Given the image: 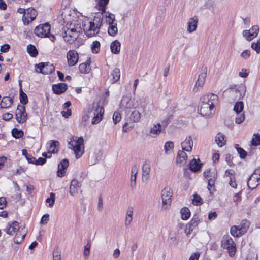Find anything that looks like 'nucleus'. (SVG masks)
<instances>
[{"mask_svg":"<svg viewBox=\"0 0 260 260\" xmlns=\"http://www.w3.org/2000/svg\"><path fill=\"white\" fill-rule=\"evenodd\" d=\"M81 30L80 24L75 21L73 22L70 24L68 23L62 28L61 36L66 42L72 44L78 37Z\"/></svg>","mask_w":260,"mask_h":260,"instance_id":"f257e3e1","label":"nucleus"},{"mask_svg":"<svg viewBox=\"0 0 260 260\" xmlns=\"http://www.w3.org/2000/svg\"><path fill=\"white\" fill-rule=\"evenodd\" d=\"M103 17L102 13H98L95 14L92 20L84 22L82 27L85 34L88 37H92L99 33Z\"/></svg>","mask_w":260,"mask_h":260,"instance_id":"f03ea898","label":"nucleus"},{"mask_svg":"<svg viewBox=\"0 0 260 260\" xmlns=\"http://www.w3.org/2000/svg\"><path fill=\"white\" fill-rule=\"evenodd\" d=\"M76 140L71 139L68 143L69 148L74 152L76 158H80L84 151V140L82 137L76 138Z\"/></svg>","mask_w":260,"mask_h":260,"instance_id":"7ed1b4c3","label":"nucleus"},{"mask_svg":"<svg viewBox=\"0 0 260 260\" xmlns=\"http://www.w3.org/2000/svg\"><path fill=\"white\" fill-rule=\"evenodd\" d=\"M51 26L49 24L46 23L37 26L34 29V33L41 38L49 37L52 41L55 39V37L50 33Z\"/></svg>","mask_w":260,"mask_h":260,"instance_id":"20e7f679","label":"nucleus"},{"mask_svg":"<svg viewBox=\"0 0 260 260\" xmlns=\"http://www.w3.org/2000/svg\"><path fill=\"white\" fill-rule=\"evenodd\" d=\"M221 246L228 250L230 256L235 255L236 251V244L231 237L228 235L223 237L221 241Z\"/></svg>","mask_w":260,"mask_h":260,"instance_id":"39448f33","label":"nucleus"},{"mask_svg":"<svg viewBox=\"0 0 260 260\" xmlns=\"http://www.w3.org/2000/svg\"><path fill=\"white\" fill-rule=\"evenodd\" d=\"M249 226V222L247 220H242L238 226H233L231 228V233L234 237H239L245 234Z\"/></svg>","mask_w":260,"mask_h":260,"instance_id":"423d86ee","label":"nucleus"},{"mask_svg":"<svg viewBox=\"0 0 260 260\" xmlns=\"http://www.w3.org/2000/svg\"><path fill=\"white\" fill-rule=\"evenodd\" d=\"M16 119L19 123H23L27 119V114L24 106L18 105L15 113Z\"/></svg>","mask_w":260,"mask_h":260,"instance_id":"0eeeda50","label":"nucleus"},{"mask_svg":"<svg viewBox=\"0 0 260 260\" xmlns=\"http://www.w3.org/2000/svg\"><path fill=\"white\" fill-rule=\"evenodd\" d=\"M202 103L200 106V114L205 117H210L213 115L212 111L214 107L213 106V104H209L203 103L201 101Z\"/></svg>","mask_w":260,"mask_h":260,"instance_id":"6e6552de","label":"nucleus"},{"mask_svg":"<svg viewBox=\"0 0 260 260\" xmlns=\"http://www.w3.org/2000/svg\"><path fill=\"white\" fill-rule=\"evenodd\" d=\"M37 15V11L32 8L26 9V12L23 15L22 21L24 25H28L29 22L35 20Z\"/></svg>","mask_w":260,"mask_h":260,"instance_id":"1a4fd4ad","label":"nucleus"},{"mask_svg":"<svg viewBox=\"0 0 260 260\" xmlns=\"http://www.w3.org/2000/svg\"><path fill=\"white\" fill-rule=\"evenodd\" d=\"M258 32V26L254 25L249 30H243L242 32V35L246 40L250 41L257 36Z\"/></svg>","mask_w":260,"mask_h":260,"instance_id":"9d476101","label":"nucleus"},{"mask_svg":"<svg viewBox=\"0 0 260 260\" xmlns=\"http://www.w3.org/2000/svg\"><path fill=\"white\" fill-rule=\"evenodd\" d=\"M35 66L39 69V71H37V72L43 74H51L55 70V67L52 64H50L48 62L40 63L38 64H36Z\"/></svg>","mask_w":260,"mask_h":260,"instance_id":"9b49d317","label":"nucleus"},{"mask_svg":"<svg viewBox=\"0 0 260 260\" xmlns=\"http://www.w3.org/2000/svg\"><path fill=\"white\" fill-rule=\"evenodd\" d=\"M68 64L70 67L76 65L79 59V55L77 52L74 50H69L67 54Z\"/></svg>","mask_w":260,"mask_h":260,"instance_id":"f8f14e48","label":"nucleus"},{"mask_svg":"<svg viewBox=\"0 0 260 260\" xmlns=\"http://www.w3.org/2000/svg\"><path fill=\"white\" fill-rule=\"evenodd\" d=\"M172 191L170 187L167 186L164 188L161 192V199L162 205L170 204L171 203Z\"/></svg>","mask_w":260,"mask_h":260,"instance_id":"ddd939ff","label":"nucleus"},{"mask_svg":"<svg viewBox=\"0 0 260 260\" xmlns=\"http://www.w3.org/2000/svg\"><path fill=\"white\" fill-rule=\"evenodd\" d=\"M199 19L197 16L190 18L186 23V30L191 34L194 32L197 28Z\"/></svg>","mask_w":260,"mask_h":260,"instance_id":"4468645a","label":"nucleus"},{"mask_svg":"<svg viewBox=\"0 0 260 260\" xmlns=\"http://www.w3.org/2000/svg\"><path fill=\"white\" fill-rule=\"evenodd\" d=\"M207 68L206 67H203L201 68V73L199 75L198 78L196 82L195 87L201 88L202 87L205 81V79L207 75Z\"/></svg>","mask_w":260,"mask_h":260,"instance_id":"2eb2a0df","label":"nucleus"},{"mask_svg":"<svg viewBox=\"0 0 260 260\" xmlns=\"http://www.w3.org/2000/svg\"><path fill=\"white\" fill-rule=\"evenodd\" d=\"M218 99V98L217 95L210 93L203 95L201 98V101H203V103L213 104V107L217 103Z\"/></svg>","mask_w":260,"mask_h":260,"instance_id":"dca6fc26","label":"nucleus"},{"mask_svg":"<svg viewBox=\"0 0 260 260\" xmlns=\"http://www.w3.org/2000/svg\"><path fill=\"white\" fill-rule=\"evenodd\" d=\"M49 154L57 153L59 149V142L56 140H50L47 143Z\"/></svg>","mask_w":260,"mask_h":260,"instance_id":"f3484780","label":"nucleus"},{"mask_svg":"<svg viewBox=\"0 0 260 260\" xmlns=\"http://www.w3.org/2000/svg\"><path fill=\"white\" fill-rule=\"evenodd\" d=\"M104 112V108L101 106H98L94 112V116L92 119V124H96L99 123L102 119Z\"/></svg>","mask_w":260,"mask_h":260,"instance_id":"a211bd4d","label":"nucleus"},{"mask_svg":"<svg viewBox=\"0 0 260 260\" xmlns=\"http://www.w3.org/2000/svg\"><path fill=\"white\" fill-rule=\"evenodd\" d=\"M69 162L68 159H64L62 160L58 165V170L57 171V175L59 177L64 176L66 173L65 170L69 166Z\"/></svg>","mask_w":260,"mask_h":260,"instance_id":"6ab92c4d","label":"nucleus"},{"mask_svg":"<svg viewBox=\"0 0 260 260\" xmlns=\"http://www.w3.org/2000/svg\"><path fill=\"white\" fill-rule=\"evenodd\" d=\"M193 145V142L191 136H188L181 143L182 149L187 152H191Z\"/></svg>","mask_w":260,"mask_h":260,"instance_id":"aec40b11","label":"nucleus"},{"mask_svg":"<svg viewBox=\"0 0 260 260\" xmlns=\"http://www.w3.org/2000/svg\"><path fill=\"white\" fill-rule=\"evenodd\" d=\"M81 184L76 179H73L70 184L69 193L72 196H75L78 192L81 187Z\"/></svg>","mask_w":260,"mask_h":260,"instance_id":"412c9836","label":"nucleus"},{"mask_svg":"<svg viewBox=\"0 0 260 260\" xmlns=\"http://www.w3.org/2000/svg\"><path fill=\"white\" fill-rule=\"evenodd\" d=\"M20 230L19 227V223L17 221H13L9 223L4 231L9 235H13L16 231Z\"/></svg>","mask_w":260,"mask_h":260,"instance_id":"4be33fe9","label":"nucleus"},{"mask_svg":"<svg viewBox=\"0 0 260 260\" xmlns=\"http://www.w3.org/2000/svg\"><path fill=\"white\" fill-rule=\"evenodd\" d=\"M133 212L134 208L132 206L128 207L126 209L124 223L126 228L128 227L133 221Z\"/></svg>","mask_w":260,"mask_h":260,"instance_id":"5701e85b","label":"nucleus"},{"mask_svg":"<svg viewBox=\"0 0 260 260\" xmlns=\"http://www.w3.org/2000/svg\"><path fill=\"white\" fill-rule=\"evenodd\" d=\"M161 132V125L160 123L154 124L150 129L149 135L152 138H156Z\"/></svg>","mask_w":260,"mask_h":260,"instance_id":"b1692460","label":"nucleus"},{"mask_svg":"<svg viewBox=\"0 0 260 260\" xmlns=\"http://www.w3.org/2000/svg\"><path fill=\"white\" fill-rule=\"evenodd\" d=\"M259 178L251 175L247 181V186L251 189L255 188L259 183Z\"/></svg>","mask_w":260,"mask_h":260,"instance_id":"393cba45","label":"nucleus"},{"mask_svg":"<svg viewBox=\"0 0 260 260\" xmlns=\"http://www.w3.org/2000/svg\"><path fill=\"white\" fill-rule=\"evenodd\" d=\"M67 89L66 84L60 83L57 84H54L52 86V90L56 94H60L64 92Z\"/></svg>","mask_w":260,"mask_h":260,"instance_id":"a878e982","label":"nucleus"},{"mask_svg":"<svg viewBox=\"0 0 260 260\" xmlns=\"http://www.w3.org/2000/svg\"><path fill=\"white\" fill-rule=\"evenodd\" d=\"M187 159V155L184 150H179L176 158V163L177 165H184L186 163Z\"/></svg>","mask_w":260,"mask_h":260,"instance_id":"bb28decb","label":"nucleus"},{"mask_svg":"<svg viewBox=\"0 0 260 260\" xmlns=\"http://www.w3.org/2000/svg\"><path fill=\"white\" fill-rule=\"evenodd\" d=\"M231 91L233 93H239V99H242L245 95L246 87L245 85L241 84L232 88Z\"/></svg>","mask_w":260,"mask_h":260,"instance_id":"cd10ccee","label":"nucleus"},{"mask_svg":"<svg viewBox=\"0 0 260 260\" xmlns=\"http://www.w3.org/2000/svg\"><path fill=\"white\" fill-rule=\"evenodd\" d=\"M150 166L145 164L142 166V181L147 182L150 177Z\"/></svg>","mask_w":260,"mask_h":260,"instance_id":"c85d7f7f","label":"nucleus"},{"mask_svg":"<svg viewBox=\"0 0 260 260\" xmlns=\"http://www.w3.org/2000/svg\"><path fill=\"white\" fill-rule=\"evenodd\" d=\"M260 145V135L254 134L253 138L251 141L250 151L249 153L252 155L254 148L252 146H257Z\"/></svg>","mask_w":260,"mask_h":260,"instance_id":"c756f323","label":"nucleus"},{"mask_svg":"<svg viewBox=\"0 0 260 260\" xmlns=\"http://www.w3.org/2000/svg\"><path fill=\"white\" fill-rule=\"evenodd\" d=\"M25 235L26 231L24 229H21L19 230L14 238V243L16 244L21 243L24 240Z\"/></svg>","mask_w":260,"mask_h":260,"instance_id":"7c9ffc66","label":"nucleus"},{"mask_svg":"<svg viewBox=\"0 0 260 260\" xmlns=\"http://www.w3.org/2000/svg\"><path fill=\"white\" fill-rule=\"evenodd\" d=\"M138 171V168L136 166H134L132 167L131 173V186L132 188L136 186Z\"/></svg>","mask_w":260,"mask_h":260,"instance_id":"2f4dec72","label":"nucleus"},{"mask_svg":"<svg viewBox=\"0 0 260 260\" xmlns=\"http://www.w3.org/2000/svg\"><path fill=\"white\" fill-rule=\"evenodd\" d=\"M133 106V103L131 98L127 96L122 97L120 104L121 108H130Z\"/></svg>","mask_w":260,"mask_h":260,"instance_id":"473e14b6","label":"nucleus"},{"mask_svg":"<svg viewBox=\"0 0 260 260\" xmlns=\"http://www.w3.org/2000/svg\"><path fill=\"white\" fill-rule=\"evenodd\" d=\"M13 99L10 97L4 96L0 103L1 108H7L11 106L13 104Z\"/></svg>","mask_w":260,"mask_h":260,"instance_id":"72a5a7b5","label":"nucleus"},{"mask_svg":"<svg viewBox=\"0 0 260 260\" xmlns=\"http://www.w3.org/2000/svg\"><path fill=\"white\" fill-rule=\"evenodd\" d=\"M121 48V44L118 40L113 41L110 45L111 52L115 54L119 53Z\"/></svg>","mask_w":260,"mask_h":260,"instance_id":"f704fd0d","label":"nucleus"},{"mask_svg":"<svg viewBox=\"0 0 260 260\" xmlns=\"http://www.w3.org/2000/svg\"><path fill=\"white\" fill-rule=\"evenodd\" d=\"M226 138L225 136L221 133H219L215 137V142L218 146L221 147L226 143Z\"/></svg>","mask_w":260,"mask_h":260,"instance_id":"c9c22d12","label":"nucleus"},{"mask_svg":"<svg viewBox=\"0 0 260 260\" xmlns=\"http://www.w3.org/2000/svg\"><path fill=\"white\" fill-rule=\"evenodd\" d=\"M112 77V78L110 79L111 84H113L119 80L120 77V70L118 68H115L111 73V75L109 77Z\"/></svg>","mask_w":260,"mask_h":260,"instance_id":"e433bc0d","label":"nucleus"},{"mask_svg":"<svg viewBox=\"0 0 260 260\" xmlns=\"http://www.w3.org/2000/svg\"><path fill=\"white\" fill-rule=\"evenodd\" d=\"M102 156V153L101 150H99L95 152L93 156L89 157V160L92 164L96 163L99 160H101Z\"/></svg>","mask_w":260,"mask_h":260,"instance_id":"4c0bfd02","label":"nucleus"},{"mask_svg":"<svg viewBox=\"0 0 260 260\" xmlns=\"http://www.w3.org/2000/svg\"><path fill=\"white\" fill-rule=\"evenodd\" d=\"M104 12L105 14L104 16L105 17L106 22L109 25L114 24V22L115 20V15L109 12H105L104 11Z\"/></svg>","mask_w":260,"mask_h":260,"instance_id":"58836bf2","label":"nucleus"},{"mask_svg":"<svg viewBox=\"0 0 260 260\" xmlns=\"http://www.w3.org/2000/svg\"><path fill=\"white\" fill-rule=\"evenodd\" d=\"M199 160L197 161L195 159L192 160L189 163L190 170L193 172L199 171L201 168V165L199 164Z\"/></svg>","mask_w":260,"mask_h":260,"instance_id":"ea45409f","label":"nucleus"},{"mask_svg":"<svg viewBox=\"0 0 260 260\" xmlns=\"http://www.w3.org/2000/svg\"><path fill=\"white\" fill-rule=\"evenodd\" d=\"M90 69V64L88 62L81 63L79 66V70L81 73H88Z\"/></svg>","mask_w":260,"mask_h":260,"instance_id":"a19ab883","label":"nucleus"},{"mask_svg":"<svg viewBox=\"0 0 260 260\" xmlns=\"http://www.w3.org/2000/svg\"><path fill=\"white\" fill-rule=\"evenodd\" d=\"M130 119L134 122H138L141 118V113L138 110H134L131 114Z\"/></svg>","mask_w":260,"mask_h":260,"instance_id":"79ce46f5","label":"nucleus"},{"mask_svg":"<svg viewBox=\"0 0 260 260\" xmlns=\"http://www.w3.org/2000/svg\"><path fill=\"white\" fill-rule=\"evenodd\" d=\"M19 85L20 86V101L21 104L23 105H25L28 103V99L26 94L23 92L22 88H21V81L19 82Z\"/></svg>","mask_w":260,"mask_h":260,"instance_id":"37998d69","label":"nucleus"},{"mask_svg":"<svg viewBox=\"0 0 260 260\" xmlns=\"http://www.w3.org/2000/svg\"><path fill=\"white\" fill-rule=\"evenodd\" d=\"M118 32V29L117 27V24L114 23L109 25L108 27V32L109 35L111 36H115Z\"/></svg>","mask_w":260,"mask_h":260,"instance_id":"c03bdc74","label":"nucleus"},{"mask_svg":"<svg viewBox=\"0 0 260 260\" xmlns=\"http://www.w3.org/2000/svg\"><path fill=\"white\" fill-rule=\"evenodd\" d=\"M27 51L29 55L32 57H36L38 53L35 46L31 44H29L27 46Z\"/></svg>","mask_w":260,"mask_h":260,"instance_id":"a18cd8bd","label":"nucleus"},{"mask_svg":"<svg viewBox=\"0 0 260 260\" xmlns=\"http://www.w3.org/2000/svg\"><path fill=\"white\" fill-rule=\"evenodd\" d=\"M181 218L183 220L188 219L190 216V213L189 209L186 207L182 208L181 210Z\"/></svg>","mask_w":260,"mask_h":260,"instance_id":"49530a36","label":"nucleus"},{"mask_svg":"<svg viewBox=\"0 0 260 260\" xmlns=\"http://www.w3.org/2000/svg\"><path fill=\"white\" fill-rule=\"evenodd\" d=\"M244 107V104L242 102H237L234 107V110L237 114H239L242 111Z\"/></svg>","mask_w":260,"mask_h":260,"instance_id":"de8ad7c7","label":"nucleus"},{"mask_svg":"<svg viewBox=\"0 0 260 260\" xmlns=\"http://www.w3.org/2000/svg\"><path fill=\"white\" fill-rule=\"evenodd\" d=\"M199 220L197 218L192 219L187 224L188 229L193 231L199 224Z\"/></svg>","mask_w":260,"mask_h":260,"instance_id":"09e8293b","label":"nucleus"},{"mask_svg":"<svg viewBox=\"0 0 260 260\" xmlns=\"http://www.w3.org/2000/svg\"><path fill=\"white\" fill-rule=\"evenodd\" d=\"M192 201L193 204L196 206H199L203 204L202 199L197 194H195L193 196Z\"/></svg>","mask_w":260,"mask_h":260,"instance_id":"8fccbe9b","label":"nucleus"},{"mask_svg":"<svg viewBox=\"0 0 260 260\" xmlns=\"http://www.w3.org/2000/svg\"><path fill=\"white\" fill-rule=\"evenodd\" d=\"M100 49V43L98 41H94L91 45V50L93 53H97Z\"/></svg>","mask_w":260,"mask_h":260,"instance_id":"3c124183","label":"nucleus"},{"mask_svg":"<svg viewBox=\"0 0 260 260\" xmlns=\"http://www.w3.org/2000/svg\"><path fill=\"white\" fill-rule=\"evenodd\" d=\"M12 136L15 138H20L23 136V132L22 130H18L14 128L12 131Z\"/></svg>","mask_w":260,"mask_h":260,"instance_id":"603ef678","label":"nucleus"},{"mask_svg":"<svg viewBox=\"0 0 260 260\" xmlns=\"http://www.w3.org/2000/svg\"><path fill=\"white\" fill-rule=\"evenodd\" d=\"M174 147V144L172 141H168L165 143L164 145V149L166 153L168 154L170 150H172Z\"/></svg>","mask_w":260,"mask_h":260,"instance_id":"864d4df0","label":"nucleus"},{"mask_svg":"<svg viewBox=\"0 0 260 260\" xmlns=\"http://www.w3.org/2000/svg\"><path fill=\"white\" fill-rule=\"evenodd\" d=\"M251 47L257 53H259L260 52V38L256 42H252Z\"/></svg>","mask_w":260,"mask_h":260,"instance_id":"5fc2aeb1","label":"nucleus"},{"mask_svg":"<svg viewBox=\"0 0 260 260\" xmlns=\"http://www.w3.org/2000/svg\"><path fill=\"white\" fill-rule=\"evenodd\" d=\"M55 195L54 193H50L49 198H48L46 202L48 203L49 207H52L54 204Z\"/></svg>","mask_w":260,"mask_h":260,"instance_id":"6e6d98bb","label":"nucleus"},{"mask_svg":"<svg viewBox=\"0 0 260 260\" xmlns=\"http://www.w3.org/2000/svg\"><path fill=\"white\" fill-rule=\"evenodd\" d=\"M91 247V244L88 242L87 244L84 246V249L83 251V255L85 257V258H87L90 254V249Z\"/></svg>","mask_w":260,"mask_h":260,"instance_id":"4d7b16f0","label":"nucleus"},{"mask_svg":"<svg viewBox=\"0 0 260 260\" xmlns=\"http://www.w3.org/2000/svg\"><path fill=\"white\" fill-rule=\"evenodd\" d=\"M238 145H236V148L241 158H244L247 154V153L242 148L238 147Z\"/></svg>","mask_w":260,"mask_h":260,"instance_id":"13d9d810","label":"nucleus"},{"mask_svg":"<svg viewBox=\"0 0 260 260\" xmlns=\"http://www.w3.org/2000/svg\"><path fill=\"white\" fill-rule=\"evenodd\" d=\"M121 115L119 113L117 112H115L114 113L113 115V120L115 124L118 123L121 120Z\"/></svg>","mask_w":260,"mask_h":260,"instance_id":"bf43d9fd","label":"nucleus"},{"mask_svg":"<svg viewBox=\"0 0 260 260\" xmlns=\"http://www.w3.org/2000/svg\"><path fill=\"white\" fill-rule=\"evenodd\" d=\"M245 119V115L244 113L237 114L235 119V122L237 124H240Z\"/></svg>","mask_w":260,"mask_h":260,"instance_id":"052dcab7","label":"nucleus"},{"mask_svg":"<svg viewBox=\"0 0 260 260\" xmlns=\"http://www.w3.org/2000/svg\"><path fill=\"white\" fill-rule=\"evenodd\" d=\"M49 220V215L47 214L44 215L40 221V224L42 225H45L47 223Z\"/></svg>","mask_w":260,"mask_h":260,"instance_id":"680f3d73","label":"nucleus"},{"mask_svg":"<svg viewBox=\"0 0 260 260\" xmlns=\"http://www.w3.org/2000/svg\"><path fill=\"white\" fill-rule=\"evenodd\" d=\"M215 180L213 178H210L208 181V189L209 191V193L211 194V188L214 186Z\"/></svg>","mask_w":260,"mask_h":260,"instance_id":"e2e57ef3","label":"nucleus"},{"mask_svg":"<svg viewBox=\"0 0 260 260\" xmlns=\"http://www.w3.org/2000/svg\"><path fill=\"white\" fill-rule=\"evenodd\" d=\"M250 55V51L248 50H244L241 54V56L245 59H247Z\"/></svg>","mask_w":260,"mask_h":260,"instance_id":"0e129e2a","label":"nucleus"},{"mask_svg":"<svg viewBox=\"0 0 260 260\" xmlns=\"http://www.w3.org/2000/svg\"><path fill=\"white\" fill-rule=\"evenodd\" d=\"M46 162V158L39 157L38 159H36L35 165H43Z\"/></svg>","mask_w":260,"mask_h":260,"instance_id":"69168bd1","label":"nucleus"},{"mask_svg":"<svg viewBox=\"0 0 260 260\" xmlns=\"http://www.w3.org/2000/svg\"><path fill=\"white\" fill-rule=\"evenodd\" d=\"M10 48V46L8 44L2 45L1 47L0 51L2 52H7Z\"/></svg>","mask_w":260,"mask_h":260,"instance_id":"338daca9","label":"nucleus"},{"mask_svg":"<svg viewBox=\"0 0 260 260\" xmlns=\"http://www.w3.org/2000/svg\"><path fill=\"white\" fill-rule=\"evenodd\" d=\"M61 114L63 117L65 118H68L72 114V111L70 109H68L66 111H62L61 112Z\"/></svg>","mask_w":260,"mask_h":260,"instance_id":"774afa93","label":"nucleus"}]
</instances>
